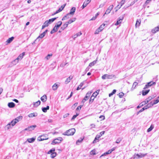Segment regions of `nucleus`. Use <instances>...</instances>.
<instances>
[{"mask_svg": "<svg viewBox=\"0 0 159 159\" xmlns=\"http://www.w3.org/2000/svg\"><path fill=\"white\" fill-rule=\"evenodd\" d=\"M75 132V130L74 128H71L67 130L66 132L63 133L65 135H73Z\"/></svg>", "mask_w": 159, "mask_h": 159, "instance_id": "nucleus-1", "label": "nucleus"}, {"mask_svg": "<svg viewBox=\"0 0 159 159\" xmlns=\"http://www.w3.org/2000/svg\"><path fill=\"white\" fill-rule=\"evenodd\" d=\"M62 140V138L61 137H58L57 138L54 139L51 143L52 144H54L57 143H58L61 142Z\"/></svg>", "mask_w": 159, "mask_h": 159, "instance_id": "nucleus-2", "label": "nucleus"}, {"mask_svg": "<svg viewBox=\"0 0 159 159\" xmlns=\"http://www.w3.org/2000/svg\"><path fill=\"white\" fill-rule=\"evenodd\" d=\"M115 76V75H108L107 74H105L103 75L102 77V79H112Z\"/></svg>", "mask_w": 159, "mask_h": 159, "instance_id": "nucleus-3", "label": "nucleus"}, {"mask_svg": "<svg viewBox=\"0 0 159 159\" xmlns=\"http://www.w3.org/2000/svg\"><path fill=\"white\" fill-rule=\"evenodd\" d=\"M147 153L143 154L142 153H140L139 154H135L134 156V158H141L142 157H145Z\"/></svg>", "mask_w": 159, "mask_h": 159, "instance_id": "nucleus-4", "label": "nucleus"}, {"mask_svg": "<svg viewBox=\"0 0 159 159\" xmlns=\"http://www.w3.org/2000/svg\"><path fill=\"white\" fill-rule=\"evenodd\" d=\"M156 84V83L155 82H153V81H151L149 82H148L145 85V86L144 88V89L147 88L152 85H155Z\"/></svg>", "mask_w": 159, "mask_h": 159, "instance_id": "nucleus-5", "label": "nucleus"}, {"mask_svg": "<svg viewBox=\"0 0 159 159\" xmlns=\"http://www.w3.org/2000/svg\"><path fill=\"white\" fill-rule=\"evenodd\" d=\"M36 127V125H31L28 127V128H25L24 130L25 131L28 130L29 131H32Z\"/></svg>", "mask_w": 159, "mask_h": 159, "instance_id": "nucleus-6", "label": "nucleus"}, {"mask_svg": "<svg viewBox=\"0 0 159 159\" xmlns=\"http://www.w3.org/2000/svg\"><path fill=\"white\" fill-rule=\"evenodd\" d=\"M159 31V25L152 30L151 32L154 34Z\"/></svg>", "mask_w": 159, "mask_h": 159, "instance_id": "nucleus-7", "label": "nucleus"}, {"mask_svg": "<svg viewBox=\"0 0 159 159\" xmlns=\"http://www.w3.org/2000/svg\"><path fill=\"white\" fill-rule=\"evenodd\" d=\"M48 30H46L43 32L42 34H40L39 36L37 38V39H38L39 38H43L46 35V33L47 32Z\"/></svg>", "mask_w": 159, "mask_h": 159, "instance_id": "nucleus-8", "label": "nucleus"}, {"mask_svg": "<svg viewBox=\"0 0 159 159\" xmlns=\"http://www.w3.org/2000/svg\"><path fill=\"white\" fill-rule=\"evenodd\" d=\"M91 0H86L84 2L81 8L83 9L91 2Z\"/></svg>", "mask_w": 159, "mask_h": 159, "instance_id": "nucleus-9", "label": "nucleus"}, {"mask_svg": "<svg viewBox=\"0 0 159 159\" xmlns=\"http://www.w3.org/2000/svg\"><path fill=\"white\" fill-rule=\"evenodd\" d=\"M123 17H120L118 19L116 22L115 24V25H117L121 23V21L123 19Z\"/></svg>", "mask_w": 159, "mask_h": 159, "instance_id": "nucleus-10", "label": "nucleus"}, {"mask_svg": "<svg viewBox=\"0 0 159 159\" xmlns=\"http://www.w3.org/2000/svg\"><path fill=\"white\" fill-rule=\"evenodd\" d=\"M76 10V8L75 7H73L70 9V12L69 13L67 14L69 16L70 15H73L74 14Z\"/></svg>", "mask_w": 159, "mask_h": 159, "instance_id": "nucleus-11", "label": "nucleus"}, {"mask_svg": "<svg viewBox=\"0 0 159 159\" xmlns=\"http://www.w3.org/2000/svg\"><path fill=\"white\" fill-rule=\"evenodd\" d=\"M25 52H23L22 54H20L18 57L16 58V59L19 61L21 60L23 57V56L25 55Z\"/></svg>", "mask_w": 159, "mask_h": 159, "instance_id": "nucleus-12", "label": "nucleus"}, {"mask_svg": "<svg viewBox=\"0 0 159 159\" xmlns=\"http://www.w3.org/2000/svg\"><path fill=\"white\" fill-rule=\"evenodd\" d=\"M18 122V121L16 119L13 120L10 123L12 126H14Z\"/></svg>", "mask_w": 159, "mask_h": 159, "instance_id": "nucleus-13", "label": "nucleus"}, {"mask_svg": "<svg viewBox=\"0 0 159 159\" xmlns=\"http://www.w3.org/2000/svg\"><path fill=\"white\" fill-rule=\"evenodd\" d=\"M38 115L37 113L36 112H34L33 113L30 114L28 116L29 117H34Z\"/></svg>", "mask_w": 159, "mask_h": 159, "instance_id": "nucleus-14", "label": "nucleus"}, {"mask_svg": "<svg viewBox=\"0 0 159 159\" xmlns=\"http://www.w3.org/2000/svg\"><path fill=\"white\" fill-rule=\"evenodd\" d=\"M35 140V138L34 137H33L31 138L28 139L27 140V141L28 142L30 143H33L34 141Z\"/></svg>", "mask_w": 159, "mask_h": 159, "instance_id": "nucleus-15", "label": "nucleus"}, {"mask_svg": "<svg viewBox=\"0 0 159 159\" xmlns=\"http://www.w3.org/2000/svg\"><path fill=\"white\" fill-rule=\"evenodd\" d=\"M15 104L13 102H9L8 104V106L10 108H13L15 106Z\"/></svg>", "mask_w": 159, "mask_h": 159, "instance_id": "nucleus-16", "label": "nucleus"}, {"mask_svg": "<svg viewBox=\"0 0 159 159\" xmlns=\"http://www.w3.org/2000/svg\"><path fill=\"white\" fill-rule=\"evenodd\" d=\"M46 139H45L44 136L43 135H41V136L39 137L37 139V140L39 141H42Z\"/></svg>", "mask_w": 159, "mask_h": 159, "instance_id": "nucleus-17", "label": "nucleus"}, {"mask_svg": "<svg viewBox=\"0 0 159 159\" xmlns=\"http://www.w3.org/2000/svg\"><path fill=\"white\" fill-rule=\"evenodd\" d=\"M82 34L81 32H80L78 33H76L73 36V38L74 39H75L76 38L79 36H80Z\"/></svg>", "mask_w": 159, "mask_h": 159, "instance_id": "nucleus-18", "label": "nucleus"}, {"mask_svg": "<svg viewBox=\"0 0 159 159\" xmlns=\"http://www.w3.org/2000/svg\"><path fill=\"white\" fill-rule=\"evenodd\" d=\"M84 82H85V81H84L82 82L78 86V87L77 88L76 90H78L79 89H81V88L82 87V86L84 85Z\"/></svg>", "mask_w": 159, "mask_h": 159, "instance_id": "nucleus-19", "label": "nucleus"}, {"mask_svg": "<svg viewBox=\"0 0 159 159\" xmlns=\"http://www.w3.org/2000/svg\"><path fill=\"white\" fill-rule=\"evenodd\" d=\"M41 102L40 100L34 103V107H38L40 104Z\"/></svg>", "mask_w": 159, "mask_h": 159, "instance_id": "nucleus-20", "label": "nucleus"}, {"mask_svg": "<svg viewBox=\"0 0 159 159\" xmlns=\"http://www.w3.org/2000/svg\"><path fill=\"white\" fill-rule=\"evenodd\" d=\"M57 17H55L53 18H52L49 19L48 20H47V21H48V23L49 24H51L52 22H53L55 20Z\"/></svg>", "mask_w": 159, "mask_h": 159, "instance_id": "nucleus-21", "label": "nucleus"}, {"mask_svg": "<svg viewBox=\"0 0 159 159\" xmlns=\"http://www.w3.org/2000/svg\"><path fill=\"white\" fill-rule=\"evenodd\" d=\"M49 107L48 106L46 107H42V110L44 112H46L47 111V110H49Z\"/></svg>", "mask_w": 159, "mask_h": 159, "instance_id": "nucleus-22", "label": "nucleus"}, {"mask_svg": "<svg viewBox=\"0 0 159 159\" xmlns=\"http://www.w3.org/2000/svg\"><path fill=\"white\" fill-rule=\"evenodd\" d=\"M76 20V18H72L71 19L69 20L68 22H67L66 23L68 25L69 24H71V23L74 22Z\"/></svg>", "mask_w": 159, "mask_h": 159, "instance_id": "nucleus-23", "label": "nucleus"}, {"mask_svg": "<svg viewBox=\"0 0 159 159\" xmlns=\"http://www.w3.org/2000/svg\"><path fill=\"white\" fill-rule=\"evenodd\" d=\"M41 100L43 102L46 101L47 100V96L46 95H44L41 98Z\"/></svg>", "mask_w": 159, "mask_h": 159, "instance_id": "nucleus-24", "label": "nucleus"}, {"mask_svg": "<svg viewBox=\"0 0 159 159\" xmlns=\"http://www.w3.org/2000/svg\"><path fill=\"white\" fill-rule=\"evenodd\" d=\"M14 37H11V38H9L6 41V42L8 43H10L14 39Z\"/></svg>", "mask_w": 159, "mask_h": 159, "instance_id": "nucleus-25", "label": "nucleus"}, {"mask_svg": "<svg viewBox=\"0 0 159 159\" xmlns=\"http://www.w3.org/2000/svg\"><path fill=\"white\" fill-rule=\"evenodd\" d=\"M68 24L66 22L65 24L63 25L61 27V29L62 30H64L68 26Z\"/></svg>", "mask_w": 159, "mask_h": 159, "instance_id": "nucleus-26", "label": "nucleus"}, {"mask_svg": "<svg viewBox=\"0 0 159 159\" xmlns=\"http://www.w3.org/2000/svg\"><path fill=\"white\" fill-rule=\"evenodd\" d=\"M97 58L94 61L92 62H91L90 63H89V66L90 67H91V66H94L97 62Z\"/></svg>", "mask_w": 159, "mask_h": 159, "instance_id": "nucleus-27", "label": "nucleus"}, {"mask_svg": "<svg viewBox=\"0 0 159 159\" xmlns=\"http://www.w3.org/2000/svg\"><path fill=\"white\" fill-rule=\"evenodd\" d=\"M152 99V97H151V96H149V97H148V98L145 100V101L144 102V103L146 104L147 103H148Z\"/></svg>", "mask_w": 159, "mask_h": 159, "instance_id": "nucleus-28", "label": "nucleus"}, {"mask_svg": "<svg viewBox=\"0 0 159 159\" xmlns=\"http://www.w3.org/2000/svg\"><path fill=\"white\" fill-rule=\"evenodd\" d=\"M58 87V85L55 83L52 86V89L53 90L55 91L57 89Z\"/></svg>", "mask_w": 159, "mask_h": 159, "instance_id": "nucleus-29", "label": "nucleus"}, {"mask_svg": "<svg viewBox=\"0 0 159 159\" xmlns=\"http://www.w3.org/2000/svg\"><path fill=\"white\" fill-rule=\"evenodd\" d=\"M150 90H143L142 91V95L143 96H144L147 94L148 92H149Z\"/></svg>", "mask_w": 159, "mask_h": 159, "instance_id": "nucleus-30", "label": "nucleus"}, {"mask_svg": "<svg viewBox=\"0 0 159 159\" xmlns=\"http://www.w3.org/2000/svg\"><path fill=\"white\" fill-rule=\"evenodd\" d=\"M141 22V21L140 20H137L135 24V26L136 27L139 26Z\"/></svg>", "mask_w": 159, "mask_h": 159, "instance_id": "nucleus-31", "label": "nucleus"}, {"mask_svg": "<svg viewBox=\"0 0 159 159\" xmlns=\"http://www.w3.org/2000/svg\"><path fill=\"white\" fill-rule=\"evenodd\" d=\"M19 62V61L17 60V59H15V60H13L11 63L14 65H16L18 62Z\"/></svg>", "mask_w": 159, "mask_h": 159, "instance_id": "nucleus-32", "label": "nucleus"}, {"mask_svg": "<svg viewBox=\"0 0 159 159\" xmlns=\"http://www.w3.org/2000/svg\"><path fill=\"white\" fill-rule=\"evenodd\" d=\"M152 102H153V104L155 105L158 102H159V96L157 97V99L154 100Z\"/></svg>", "mask_w": 159, "mask_h": 159, "instance_id": "nucleus-33", "label": "nucleus"}, {"mask_svg": "<svg viewBox=\"0 0 159 159\" xmlns=\"http://www.w3.org/2000/svg\"><path fill=\"white\" fill-rule=\"evenodd\" d=\"M154 128V125H151L150 127L147 130V132H149L151 131Z\"/></svg>", "mask_w": 159, "mask_h": 159, "instance_id": "nucleus-34", "label": "nucleus"}, {"mask_svg": "<svg viewBox=\"0 0 159 159\" xmlns=\"http://www.w3.org/2000/svg\"><path fill=\"white\" fill-rule=\"evenodd\" d=\"M105 24H102L98 28L99 30H100L101 31L103 29L105 26Z\"/></svg>", "mask_w": 159, "mask_h": 159, "instance_id": "nucleus-35", "label": "nucleus"}, {"mask_svg": "<svg viewBox=\"0 0 159 159\" xmlns=\"http://www.w3.org/2000/svg\"><path fill=\"white\" fill-rule=\"evenodd\" d=\"M94 97L92 96L89 99V104L91 103L93 101L94 99Z\"/></svg>", "mask_w": 159, "mask_h": 159, "instance_id": "nucleus-36", "label": "nucleus"}, {"mask_svg": "<svg viewBox=\"0 0 159 159\" xmlns=\"http://www.w3.org/2000/svg\"><path fill=\"white\" fill-rule=\"evenodd\" d=\"M11 124L9 123H8L7 125L5 126V129H9L10 128H11Z\"/></svg>", "mask_w": 159, "mask_h": 159, "instance_id": "nucleus-37", "label": "nucleus"}, {"mask_svg": "<svg viewBox=\"0 0 159 159\" xmlns=\"http://www.w3.org/2000/svg\"><path fill=\"white\" fill-rule=\"evenodd\" d=\"M55 151V148H52L48 152V154H52V153H53Z\"/></svg>", "mask_w": 159, "mask_h": 159, "instance_id": "nucleus-38", "label": "nucleus"}, {"mask_svg": "<svg viewBox=\"0 0 159 159\" xmlns=\"http://www.w3.org/2000/svg\"><path fill=\"white\" fill-rule=\"evenodd\" d=\"M57 153L56 152H54L53 153H52L51 154V157L52 158H54L57 155Z\"/></svg>", "mask_w": 159, "mask_h": 159, "instance_id": "nucleus-39", "label": "nucleus"}, {"mask_svg": "<svg viewBox=\"0 0 159 159\" xmlns=\"http://www.w3.org/2000/svg\"><path fill=\"white\" fill-rule=\"evenodd\" d=\"M89 99V98L87 96H85L83 100H82V102L84 103L87 100Z\"/></svg>", "mask_w": 159, "mask_h": 159, "instance_id": "nucleus-40", "label": "nucleus"}, {"mask_svg": "<svg viewBox=\"0 0 159 159\" xmlns=\"http://www.w3.org/2000/svg\"><path fill=\"white\" fill-rule=\"evenodd\" d=\"M116 92V89H114L112 92L109 93V97H110L111 96H112L113 94H114Z\"/></svg>", "mask_w": 159, "mask_h": 159, "instance_id": "nucleus-41", "label": "nucleus"}, {"mask_svg": "<svg viewBox=\"0 0 159 159\" xmlns=\"http://www.w3.org/2000/svg\"><path fill=\"white\" fill-rule=\"evenodd\" d=\"M62 10V9H61V8L60 7L57 11H56V12H55L52 15H55L56 14H57L58 13L61 12Z\"/></svg>", "mask_w": 159, "mask_h": 159, "instance_id": "nucleus-42", "label": "nucleus"}, {"mask_svg": "<svg viewBox=\"0 0 159 159\" xmlns=\"http://www.w3.org/2000/svg\"><path fill=\"white\" fill-rule=\"evenodd\" d=\"M69 18V17L68 14H67L62 18V20H65L67 19H68Z\"/></svg>", "mask_w": 159, "mask_h": 159, "instance_id": "nucleus-43", "label": "nucleus"}, {"mask_svg": "<svg viewBox=\"0 0 159 159\" xmlns=\"http://www.w3.org/2000/svg\"><path fill=\"white\" fill-rule=\"evenodd\" d=\"M57 25H55L58 28H59L61 25L62 24V22L61 21H58L57 22Z\"/></svg>", "mask_w": 159, "mask_h": 159, "instance_id": "nucleus-44", "label": "nucleus"}, {"mask_svg": "<svg viewBox=\"0 0 159 159\" xmlns=\"http://www.w3.org/2000/svg\"><path fill=\"white\" fill-rule=\"evenodd\" d=\"M122 140L121 138H119L116 141V143H119Z\"/></svg>", "mask_w": 159, "mask_h": 159, "instance_id": "nucleus-45", "label": "nucleus"}, {"mask_svg": "<svg viewBox=\"0 0 159 159\" xmlns=\"http://www.w3.org/2000/svg\"><path fill=\"white\" fill-rule=\"evenodd\" d=\"M79 115V113H77L76 115H74L71 118V120H74L76 117Z\"/></svg>", "mask_w": 159, "mask_h": 159, "instance_id": "nucleus-46", "label": "nucleus"}, {"mask_svg": "<svg viewBox=\"0 0 159 159\" xmlns=\"http://www.w3.org/2000/svg\"><path fill=\"white\" fill-rule=\"evenodd\" d=\"M83 139L80 138V139H78L76 141V143L77 144H79L78 143H81L83 140Z\"/></svg>", "mask_w": 159, "mask_h": 159, "instance_id": "nucleus-47", "label": "nucleus"}, {"mask_svg": "<svg viewBox=\"0 0 159 159\" xmlns=\"http://www.w3.org/2000/svg\"><path fill=\"white\" fill-rule=\"evenodd\" d=\"M124 94L122 92H120L118 94L119 97L120 98H122L124 95Z\"/></svg>", "mask_w": 159, "mask_h": 159, "instance_id": "nucleus-48", "label": "nucleus"}, {"mask_svg": "<svg viewBox=\"0 0 159 159\" xmlns=\"http://www.w3.org/2000/svg\"><path fill=\"white\" fill-rule=\"evenodd\" d=\"M78 103L77 102L75 103L71 107V108L74 109L75 108V107L78 105Z\"/></svg>", "mask_w": 159, "mask_h": 159, "instance_id": "nucleus-49", "label": "nucleus"}, {"mask_svg": "<svg viewBox=\"0 0 159 159\" xmlns=\"http://www.w3.org/2000/svg\"><path fill=\"white\" fill-rule=\"evenodd\" d=\"M92 91H89L86 94V96H87L89 98V97L90 96L91 93H92Z\"/></svg>", "mask_w": 159, "mask_h": 159, "instance_id": "nucleus-50", "label": "nucleus"}, {"mask_svg": "<svg viewBox=\"0 0 159 159\" xmlns=\"http://www.w3.org/2000/svg\"><path fill=\"white\" fill-rule=\"evenodd\" d=\"M98 141H99V139H98L95 137L94 140L93 142V143H96L97 142H98Z\"/></svg>", "mask_w": 159, "mask_h": 159, "instance_id": "nucleus-51", "label": "nucleus"}, {"mask_svg": "<svg viewBox=\"0 0 159 159\" xmlns=\"http://www.w3.org/2000/svg\"><path fill=\"white\" fill-rule=\"evenodd\" d=\"M52 56V54H48L47 55V56L46 57V58L47 60H48L50 59L51 57Z\"/></svg>", "mask_w": 159, "mask_h": 159, "instance_id": "nucleus-52", "label": "nucleus"}, {"mask_svg": "<svg viewBox=\"0 0 159 159\" xmlns=\"http://www.w3.org/2000/svg\"><path fill=\"white\" fill-rule=\"evenodd\" d=\"M43 25H45L46 27H47L49 25L48 21L47 20L44 23Z\"/></svg>", "mask_w": 159, "mask_h": 159, "instance_id": "nucleus-53", "label": "nucleus"}, {"mask_svg": "<svg viewBox=\"0 0 159 159\" xmlns=\"http://www.w3.org/2000/svg\"><path fill=\"white\" fill-rule=\"evenodd\" d=\"M101 31L100 30H99V28H98L95 31V34H97L99 33L100 32H101Z\"/></svg>", "mask_w": 159, "mask_h": 159, "instance_id": "nucleus-54", "label": "nucleus"}, {"mask_svg": "<svg viewBox=\"0 0 159 159\" xmlns=\"http://www.w3.org/2000/svg\"><path fill=\"white\" fill-rule=\"evenodd\" d=\"M110 11H110L108 9H107L106 10L105 13L103 15V16H104L105 14H109L110 13Z\"/></svg>", "mask_w": 159, "mask_h": 159, "instance_id": "nucleus-55", "label": "nucleus"}, {"mask_svg": "<svg viewBox=\"0 0 159 159\" xmlns=\"http://www.w3.org/2000/svg\"><path fill=\"white\" fill-rule=\"evenodd\" d=\"M90 153L91 154L93 155H95L96 154L95 151L94 150H92L90 152Z\"/></svg>", "mask_w": 159, "mask_h": 159, "instance_id": "nucleus-56", "label": "nucleus"}, {"mask_svg": "<svg viewBox=\"0 0 159 159\" xmlns=\"http://www.w3.org/2000/svg\"><path fill=\"white\" fill-rule=\"evenodd\" d=\"M126 0H122L121 2H120V4L121 5V6H122L125 3Z\"/></svg>", "mask_w": 159, "mask_h": 159, "instance_id": "nucleus-57", "label": "nucleus"}, {"mask_svg": "<svg viewBox=\"0 0 159 159\" xmlns=\"http://www.w3.org/2000/svg\"><path fill=\"white\" fill-rule=\"evenodd\" d=\"M138 84V83H137V82H134L132 88H135V87L136 86V85H137Z\"/></svg>", "mask_w": 159, "mask_h": 159, "instance_id": "nucleus-58", "label": "nucleus"}, {"mask_svg": "<svg viewBox=\"0 0 159 159\" xmlns=\"http://www.w3.org/2000/svg\"><path fill=\"white\" fill-rule=\"evenodd\" d=\"M148 105L149 107H150L152 106L154 104H153V102H152V101L150 102L148 104Z\"/></svg>", "mask_w": 159, "mask_h": 159, "instance_id": "nucleus-59", "label": "nucleus"}, {"mask_svg": "<svg viewBox=\"0 0 159 159\" xmlns=\"http://www.w3.org/2000/svg\"><path fill=\"white\" fill-rule=\"evenodd\" d=\"M70 81V80L68 79V78H67L65 81V83L66 84H67Z\"/></svg>", "mask_w": 159, "mask_h": 159, "instance_id": "nucleus-60", "label": "nucleus"}, {"mask_svg": "<svg viewBox=\"0 0 159 159\" xmlns=\"http://www.w3.org/2000/svg\"><path fill=\"white\" fill-rule=\"evenodd\" d=\"M98 95V93H97V92H94L92 94V96L94 97V98L96 97L97 95Z\"/></svg>", "mask_w": 159, "mask_h": 159, "instance_id": "nucleus-61", "label": "nucleus"}, {"mask_svg": "<svg viewBox=\"0 0 159 159\" xmlns=\"http://www.w3.org/2000/svg\"><path fill=\"white\" fill-rule=\"evenodd\" d=\"M113 5H111L108 8H107L110 11H111V10L113 8Z\"/></svg>", "mask_w": 159, "mask_h": 159, "instance_id": "nucleus-62", "label": "nucleus"}, {"mask_svg": "<svg viewBox=\"0 0 159 159\" xmlns=\"http://www.w3.org/2000/svg\"><path fill=\"white\" fill-rule=\"evenodd\" d=\"M22 118V116H19L18 117H17L15 119H16L17 120H18V122H19V120L21 119Z\"/></svg>", "mask_w": 159, "mask_h": 159, "instance_id": "nucleus-63", "label": "nucleus"}, {"mask_svg": "<svg viewBox=\"0 0 159 159\" xmlns=\"http://www.w3.org/2000/svg\"><path fill=\"white\" fill-rule=\"evenodd\" d=\"M82 106H80L78 107L76 109V110L77 111L78 110H80L81 109Z\"/></svg>", "mask_w": 159, "mask_h": 159, "instance_id": "nucleus-64", "label": "nucleus"}]
</instances>
